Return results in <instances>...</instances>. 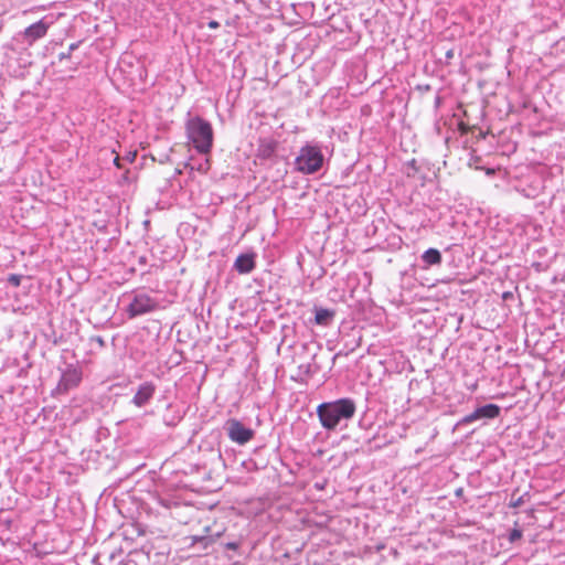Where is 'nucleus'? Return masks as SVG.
Segmentation results:
<instances>
[{"instance_id": "1", "label": "nucleus", "mask_w": 565, "mask_h": 565, "mask_svg": "<svg viewBox=\"0 0 565 565\" xmlns=\"http://www.w3.org/2000/svg\"><path fill=\"white\" fill-rule=\"evenodd\" d=\"M354 413L355 404L349 398L323 403L317 408L321 425L327 429H334L342 420L351 419Z\"/></svg>"}, {"instance_id": "2", "label": "nucleus", "mask_w": 565, "mask_h": 565, "mask_svg": "<svg viewBox=\"0 0 565 565\" xmlns=\"http://www.w3.org/2000/svg\"><path fill=\"white\" fill-rule=\"evenodd\" d=\"M188 137L200 153H209L213 145V129L209 121L193 117L186 121Z\"/></svg>"}, {"instance_id": "3", "label": "nucleus", "mask_w": 565, "mask_h": 565, "mask_svg": "<svg viewBox=\"0 0 565 565\" xmlns=\"http://www.w3.org/2000/svg\"><path fill=\"white\" fill-rule=\"evenodd\" d=\"M323 154L318 146L307 143L300 148L295 159L296 170L303 174H312L319 171L323 164Z\"/></svg>"}, {"instance_id": "4", "label": "nucleus", "mask_w": 565, "mask_h": 565, "mask_svg": "<svg viewBox=\"0 0 565 565\" xmlns=\"http://www.w3.org/2000/svg\"><path fill=\"white\" fill-rule=\"evenodd\" d=\"M223 532L224 529L222 527L214 531L210 524H205L202 533L184 537L183 546L185 548H190L199 544L203 550H206L223 534Z\"/></svg>"}, {"instance_id": "5", "label": "nucleus", "mask_w": 565, "mask_h": 565, "mask_svg": "<svg viewBox=\"0 0 565 565\" xmlns=\"http://www.w3.org/2000/svg\"><path fill=\"white\" fill-rule=\"evenodd\" d=\"M156 308V300H153L146 294H138L134 297L132 301L130 302L128 307V312L130 317H136L153 311Z\"/></svg>"}, {"instance_id": "6", "label": "nucleus", "mask_w": 565, "mask_h": 565, "mask_svg": "<svg viewBox=\"0 0 565 565\" xmlns=\"http://www.w3.org/2000/svg\"><path fill=\"white\" fill-rule=\"evenodd\" d=\"M227 434L231 440L239 445H244L253 438V430L235 419L227 423Z\"/></svg>"}, {"instance_id": "7", "label": "nucleus", "mask_w": 565, "mask_h": 565, "mask_svg": "<svg viewBox=\"0 0 565 565\" xmlns=\"http://www.w3.org/2000/svg\"><path fill=\"white\" fill-rule=\"evenodd\" d=\"M500 414V407L495 404H487L478 407L475 412L463 418V423L470 424L482 418H495Z\"/></svg>"}, {"instance_id": "8", "label": "nucleus", "mask_w": 565, "mask_h": 565, "mask_svg": "<svg viewBox=\"0 0 565 565\" xmlns=\"http://www.w3.org/2000/svg\"><path fill=\"white\" fill-rule=\"evenodd\" d=\"M49 29V24H46L43 20H40L24 30V38L29 44L34 43L36 40L42 39Z\"/></svg>"}, {"instance_id": "9", "label": "nucleus", "mask_w": 565, "mask_h": 565, "mask_svg": "<svg viewBox=\"0 0 565 565\" xmlns=\"http://www.w3.org/2000/svg\"><path fill=\"white\" fill-rule=\"evenodd\" d=\"M81 380H82V375L77 370H75V369L67 370L66 372L63 373V375L58 382L57 390L66 392L71 388L77 386L79 384Z\"/></svg>"}, {"instance_id": "10", "label": "nucleus", "mask_w": 565, "mask_h": 565, "mask_svg": "<svg viewBox=\"0 0 565 565\" xmlns=\"http://www.w3.org/2000/svg\"><path fill=\"white\" fill-rule=\"evenodd\" d=\"M154 393V386L151 383H143L139 386L134 396V404L138 407L146 405Z\"/></svg>"}, {"instance_id": "11", "label": "nucleus", "mask_w": 565, "mask_h": 565, "mask_svg": "<svg viewBox=\"0 0 565 565\" xmlns=\"http://www.w3.org/2000/svg\"><path fill=\"white\" fill-rule=\"evenodd\" d=\"M234 267L239 274L250 273L255 267L254 255H252V254L239 255L235 260Z\"/></svg>"}, {"instance_id": "12", "label": "nucleus", "mask_w": 565, "mask_h": 565, "mask_svg": "<svg viewBox=\"0 0 565 565\" xmlns=\"http://www.w3.org/2000/svg\"><path fill=\"white\" fill-rule=\"evenodd\" d=\"M333 316H334L333 311H331L329 309L319 308V309H316L315 321L317 324L328 326L330 323V321L332 320Z\"/></svg>"}, {"instance_id": "13", "label": "nucleus", "mask_w": 565, "mask_h": 565, "mask_svg": "<svg viewBox=\"0 0 565 565\" xmlns=\"http://www.w3.org/2000/svg\"><path fill=\"white\" fill-rule=\"evenodd\" d=\"M422 258H423L424 263L427 265H437V264H440V262H441L440 252L435 248L427 249L423 254Z\"/></svg>"}, {"instance_id": "14", "label": "nucleus", "mask_w": 565, "mask_h": 565, "mask_svg": "<svg viewBox=\"0 0 565 565\" xmlns=\"http://www.w3.org/2000/svg\"><path fill=\"white\" fill-rule=\"evenodd\" d=\"M522 537V530L519 527L518 522H515L514 529L509 534V542L514 543Z\"/></svg>"}, {"instance_id": "15", "label": "nucleus", "mask_w": 565, "mask_h": 565, "mask_svg": "<svg viewBox=\"0 0 565 565\" xmlns=\"http://www.w3.org/2000/svg\"><path fill=\"white\" fill-rule=\"evenodd\" d=\"M21 279H22V276L20 275H15V274H11L9 277H8V282L13 286V287H19L20 284H21Z\"/></svg>"}, {"instance_id": "16", "label": "nucleus", "mask_w": 565, "mask_h": 565, "mask_svg": "<svg viewBox=\"0 0 565 565\" xmlns=\"http://www.w3.org/2000/svg\"><path fill=\"white\" fill-rule=\"evenodd\" d=\"M521 503H522V498L520 497L516 501H512L510 503V507L515 508V507L520 505Z\"/></svg>"}, {"instance_id": "17", "label": "nucleus", "mask_w": 565, "mask_h": 565, "mask_svg": "<svg viewBox=\"0 0 565 565\" xmlns=\"http://www.w3.org/2000/svg\"><path fill=\"white\" fill-rule=\"evenodd\" d=\"M226 547H227L228 550H234V551H235V550H237L238 544H237V543H227V544H226Z\"/></svg>"}, {"instance_id": "18", "label": "nucleus", "mask_w": 565, "mask_h": 565, "mask_svg": "<svg viewBox=\"0 0 565 565\" xmlns=\"http://www.w3.org/2000/svg\"><path fill=\"white\" fill-rule=\"evenodd\" d=\"M218 25H220V24H218V22H216V21H211V22L209 23V26H210L211 29H216V28H218Z\"/></svg>"}, {"instance_id": "19", "label": "nucleus", "mask_w": 565, "mask_h": 565, "mask_svg": "<svg viewBox=\"0 0 565 565\" xmlns=\"http://www.w3.org/2000/svg\"><path fill=\"white\" fill-rule=\"evenodd\" d=\"M455 494H456V495L462 494V489H461V488L457 489V490L455 491Z\"/></svg>"}, {"instance_id": "20", "label": "nucleus", "mask_w": 565, "mask_h": 565, "mask_svg": "<svg viewBox=\"0 0 565 565\" xmlns=\"http://www.w3.org/2000/svg\"><path fill=\"white\" fill-rule=\"evenodd\" d=\"M114 163H115L117 167H119V157H116V158L114 159Z\"/></svg>"}]
</instances>
